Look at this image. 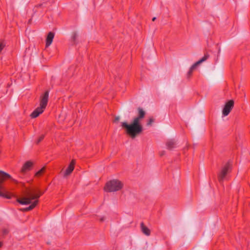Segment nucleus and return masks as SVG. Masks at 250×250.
Wrapping results in <instances>:
<instances>
[{
	"instance_id": "1",
	"label": "nucleus",
	"mask_w": 250,
	"mask_h": 250,
	"mask_svg": "<svg viewBox=\"0 0 250 250\" xmlns=\"http://www.w3.org/2000/svg\"><path fill=\"white\" fill-rule=\"evenodd\" d=\"M145 112L143 109L138 108V115L133 118L131 123L122 122V126L125 129L126 133L132 139L135 138L143 131L142 121L144 119Z\"/></svg>"
},
{
	"instance_id": "2",
	"label": "nucleus",
	"mask_w": 250,
	"mask_h": 250,
	"mask_svg": "<svg viewBox=\"0 0 250 250\" xmlns=\"http://www.w3.org/2000/svg\"><path fill=\"white\" fill-rule=\"evenodd\" d=\"M41 195V193H38L34 190L27 189L25 191L24 196L17 199V201L22 205L31 204L30 206L23 209L24 211H28L36 207L38 203V199Z\"/></svg>"
},
{
	"instance_id": "3",
	"label": "nucleus",
	"mask_w": 250,
	"mask_h": 250,
	"mask_svg": "<svg viewBox=\"0 0 250 250\" xmlns=\"http://www.w3.org/2000/svg\"><path fill=\"white\" fill-rule=\"evenodd\" d=\"M49 97V92H45L42 96L40 102V106L36 108L31 114L32 118H35L42 114L46 107Z\"/></svg>"
},
{
	"instance_id": "4",
	"label": "nucleus",
	"mask_w": 250,
	"mask_h": 250,
	"mask_svg": "<svg viewBox=\"0 0 250 250\" xmlns=\"http://www.w3.org/2000/svg\"><path fill=\"white\" fill-rule=\"evenodd\" d=\"M123 187L122 183L117 180H113L107 182L104 188L106 191L114 192L121 189Z\"/></svg>"
},
{
	"instance_id": "5",
	"label": "nucleus",
	"mask_w": 250,
	"mask_h": 250,
	"mask_svg": "<svg viewBox=\"0 0 250 250\" xmlns=\"http://www.w3.org/2000/svg\"><path fill=\"white\" fill-rule=\"evenodd\" d=\"M7 178H11V177L9 174L0 171V196L9 199L10 196L8 195L7 190L2 185L3 181Z\"/></svg>"
},
{
	"instance_id": "6",
	"label": "nucleus",
	"mask_w": 250,
	"mask_h": 250,
	"mask_svg": "<svg viewBox=\"0 0 250 250\" xmlns=\"http://www.w3.org/2000/svg\"><path fill=\"white\" fill-rule=\"evenodd\" d=\"M231 167L229 164H228L224 166L219 175V181L221 182L226 179L227 176L230 171Z\"/></svg>"
},
{
	"instance_id": "7",
	"label": "nucleus",
	"mask_w": 250,
	"mask_h": 250,
	"mask_svg": "<svg viewBox=\"0 0 250 250\" xmlns=\"http://www.w3.org/2000/svg\"><path fill=\"white\" fill-rule=\"evenodd\" d=\"M234 106L233 100L228 101L225 104L222 110V115L223 117L228 116Z\"/></svg>"
},
{
	"instance_id": "8",
	"label": "nucleus",
	"mask_w": 250,
	"mask_h": 250,
	"mask_svg": "<svg viewBox=\"0 0 250 250\" xmlns=\"http://www.w3.org/2000/svg\"><path fill=\"white\" fill-rule=\"evenodd\" d=\"M208 55H205L200 60H199L198 61H197V62H196L195 63H194L190 68L189 69V70L188 72V74L189 75H191V74L192 73V71L193 70V69H194L199 64L201 63L202 62H205V61H206L207 60V59L208 58Z\"/></svg>"
},
{
	"instance_id": "9",
	"label": "nucleus",
	"mask_w": 250,
	"mask_h": 250,
	"mask_svg": "<svg viewBox=\"0 0 250 250\" xmlns=\"http://www.w3.org/2000/svg\"><path fill=\"white\" fill-rule=\"evenodd\" d=\"M33 166V163L31 161H27L23 165L21 173L22 175H24L27 171H29Z\"/></svg>"
},
{
	"instance_id": "10",
	"label": "nucleus",
	"mask_w": 250,
	"mask_h": 250,
	"mask_svg": "<svg viewBox=\"0 0 250 250\" xmlns=\"http://www.w3.org/2000/svg\"><path fill=\"white\" fill-rule=\"evenodd\" d=\"M54 37V34L52 32H49L47 35L46 40V46L48 47L51 45L52 42L53 38Z\"/></svg>"
},
{
	"instance_id": "11",
	"label": "nucleus",
	"mask_w": 250,
	"mask_h": 250,
	"mask_svg": "<svg viewBox=\"0 0 250 250\" xmlns=\"http://www.w3.org/2000/svg\"><path fill=\"white\" fill-rule=\"evenodd\" d=\"M74 162L73 161H72L70 163V165H69L67 168L66 169L65 172H64V176H67L69 175L72 171L73 170L74 168Z\"/></svg>"
},
{
	"instance_id": "12",
	"label": "nucleus",
	"mask_w": 250,
	"mask_h": 250,
	"mask_svg": "<svg viewBox=\"0 0 250 250\" xmlns=\"http://www.w3.org/2000/svg\"><path fill=\"white\" fill-rule=\"evenodd\" d=\"M141 230L144 234L146 235V236H149L150 234V231L149 229L145 226L143 223L141 224Z\"/></svg>"
},
{
	"instance_id": "13",
	"label": "nucleus",
	"mask_w": 250,
	"mask_h": 250,
	"mask_svg": "<svg viewBox=\"0 0 250 250\" xmlns=\"http://www.w3.org/2000/svg\"><path fill=\"white\" fill-rule=\"evenodd\" d=\"M44 171H45V167H43L40 170L38 171L35 173V176L37 177L41 176L44 172Z\"/></svg>"
},
{
	"instance_id": "14",
	"label": "nucleus",
	"mask_w": 250,
	"mask_h": 250,
	"mask_svg": "<svg viewBox=\"0 0 250 250\" xmlns=\"http://www.w3.org/2000/svg\"><path fill=\"white\" fill-rule=\"evenodd\" d=\"M44 138V136L43 135H42L41 136L39 139L38 140L37 142V143H40Z\"/></svg>"
},
{
	"instance_id": "15",
	"label": "nucleus",
	"mask_w": 250,
	"mask_h": 250,
	"mask_svg": "<svg viewBox=\"0 0 250 250\" xmlns=\"http://www.w3.org/2000/svg\"><path fill=\"white\" fill-rule=\"evenodd\" d=\"M4 48V44L2 43H0V53L1 52Z\"/></svg>"
},
{
	"instance_id": "16",
	"label": "nucleus",
	"mask_w": 250,
	"mask_h": 250,
	"mask_svg": "<svg viewBox=\"0 0 250 250\" xmlns=\"http://www.w3.org/2000/svg\"><path fill=\"white\" fill-rule=\"evenodd\" d=\"M100 220L101 222H104L105 220V218L104 216H103L100 217Z\"/></svg>"
},
{
	"instance_id": "17",
	"label": "nucleus",
	"mask_w": 250,
	"mask_h": 250,
	"mask_svg": "<svg viewBox=\"0 0 250 250\" xmlns=\"http://www.w3.org/2000/svg\"><path fill=\"white\" fill-rule=\"evenodd\" d=\"M119 119H120V118L119 117H116L115 119V121L116 122V121H119Z\"/></svg>"
},
{
	"instance_id": "18",
	"label": "nucleus",
	"mask_w": 250,
	"mask_h": 250,
	"mask_svg": "<svg viewBox=\"0 0 250 250\" xmlns=\"http://www.w3.org/2000/svg\"><path fill=\"white\" fill-rule=\"evenodd\" d=\"M7 232H8V231L7 230H4L3 233L4 234H6Z\"/></svg>"
},
{
	"instance_id": "19",
	"label": "nucleus",
	"mask_w": 250,
	"mask_h": 250,
	"mask_svg": "<svg viewBox=\"0 0 250 250\" xmlns=\"http://www.w3.org/2000/svg\"><path fill=\"white\" fill-rule=\"evenodd\" d=\"M156 19V18L155 17H154L153 19H152V21H154Z\"/></svg>"
},
{
	"instance_id": "20",
	"label": "nucleus",
	"mask_w": 250,
	"mask_h": 250,
	"mask_svg": "<svg viewBox=\"0 0 250 250\" xmlns=\"http://www.w3.org/2000/svg\"><path fill=\"white\" fill-rule=\"evenodd\" d=\"M1 245H2V244H1V243L0 242V247L1 246Z\"/></svg>"
},
{
	"instance_id": "21",
	"label": "nucleus",
	"mask_w": 250,
	"mask_h": 250,
	"mask_svg": "<svg viewBox=\"0 0 250 250\" xmlns=\"http://www.w3.org/2000/svg\"><path fill=\"white\" fill-rule=\"evenodd\" d=\"M168 147L170 148V146H169V144H168Z\"/></svg>"
},
{
	"instance_id": "22",
	"label": "nucleus",
	"mask_w": 250,
	"mask_h": 250,
	"mask_svg": "<svg viewBox=\"0 0 250 250\" xmlns=\"http://www.w3.org/2000/svg\"><path fill=\"white\" fill-rule=\"evenodd\" d=\"M20 177H22V175H20Z\"/></svg>"
}]
</instances>
